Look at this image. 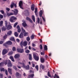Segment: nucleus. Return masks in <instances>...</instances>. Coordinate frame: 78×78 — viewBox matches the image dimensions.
Returning <instances> with one entry per match:
<instances>
[{
    "mask_svg": "<svg viewBox=\"0 0 78 78\" xmlns=\"http://www.w3.org/2000/svg\"><path fill=\"white\" fill-rule=\"evenodd\" d=\"M12 11L14 12L13 13L12 12L9 13L7 11H6L7 15L8 17L11 16H13V15L16 16L17 14H18V10L17 9H15V11L12 10Z\"/></svg>",
    "mask_w": 78,
    "mask_h": 78,
    "instance_id": "nucleus-1",
    "label": "nucleus"
},
{
    "mask_svg": "<svg viewBox=\"0 0 78 78\" xmlns=\"http://www.w3.org/2000/svg\"><path fill=\"white\" fill-rule=\"evenodd\" d=\"M17 20V18L15 16H12L9 19V21L11 23L15 22Z\"/></svg>",
    "mask_w": 78,
    "mask_h": 78,
    "instance_id": "nucleus-2",
    "label": "nucleus"
},
{
    "mask_svg": "<svg viewBox=\"0 0 78 78\" xmlns=\"http://www.w3.org/2000/svg\"><path fill=\"white\" fill-rule=\"evenodd\" d=\"M9 50V48H8L7 49H3L2 53V55H5L8 52Z\"/></svg>",
    "mask_w": 78,
    "mask_h": 78,
    "instance_id": "nucleus-3",
    "label": "nucleus"
},
{
    "mask_svg": "<svg viewBox=\"0 0 78 78\" xmlns=\"http://www.w3.org/2000/svg\"><path fill=\"white\" fill-rule=\"evenodd\" d=\"M23 68L25 69L26 70H30V65H27V66L25 65V64H23Z\"/></svg>",
    "mask_w": 78,
    "mask_h": 78,
    "instance_id": "nucleus-4",
    "label": "nucleus"
},
{
    "mask_svg": "<svg viewBox=\"0 0 78 78\" xmlns=\"http://www.w3.org/2000/svg\"><path fill=\"white\" fill-rule=\"evenodd\" d=\"M33 57L34 59L35 60V61H39V56H37V55H36V54H33Z\"/></svg>",
    "mask_w": 78,
    "mask_h": 78,
    "instance_id": "nucleus-5",
    "label": "nucleus"
},
{
    "mask_svg": "<svg viewBox=\"0 0 78 78\" xmlns=\"http://www.w3.org/2000/svg\"><path fill=\"white\" fill-rule=\"evenodd\" d=\"M7 66L8 67H9V68H11L12 66V64L11 63V62L10 60H9L8 61Z\"/></svg>",
    "mask_w": 78,
    "mask_h": 78,
    "instance_id": "nucleus-6",
    "label": "nucleus"
},
{
    "mask_svg": "<svg viewBox=\"0 0 78 78\" xmlns=\"http://www.w3.org/2000/svg\"><path fill=\"white\" fill-rule=\"evenodd\" d=\"M19 6H20L21 9H23V7L22 6V5H23V2L22 1H20L19 3Z\"/></svg>",
    "mask_w": 78,
    "mask_h": 78,
    "instance_id": "nucleus-7",
    "label": "nucleus"
},
{
    "mask_svg": "<svg viewBox=\"0 0 78 78\" xmlns=\"http://www.w3.org/2000/svg\"><path fill=\"white\" fill-rule=\"evenodd\" d=\"M17 51L18 53H22L24 52V49H23L18 48L17 49Z\"/></svg>",
    "mask_w": 78,
    "mask_h": 78,
    "instance_id": "nucleus-8",
    "label": "nucleus"
},
{
    "mask_svg": "<svg viewBox=\"0 0 78 78\" xmlns=\"http://www.w3.org/2000/svg\"><path fill=\"white\" fill-rule=\"evenodd\" d=\"M20 54H17L15 55L14 57L15 59H18L20 58Z\"/></svg>",
    "mask_w": 78,
    "mask_h": 78,
    "instance_id": "nucleus-9",
    "label": "nucleus"
},
{
    "mask_svg": "<svg viewBox=\"0 0 78 78\" xmlns=\"http://www.w3.org/2000/svg\"><path fill=\"white\" fill-rule=\"evenodd\" d=\"M25 16H28L30 15V12H29L28 10H25Z\"/></svg>",
    "mask_w": 78,
    "mask_h": 78,
    "instance_id": "nucleus-10",
    "label": "nucleus"
},
{
    "mask_svg": "<svg viewBox=\"0 0 78 78\" xmlns=\"http://www.w3.org/2000/svg\"><path fill=\"white\" fill-rule=\"evenodd\" d=\"M16 28L17 29V31L18 33H20V31H21V29L20 28V26H19L18 25L16 27Z\"/></svg>",
    "mask_w": 78,
    "mask_h": 78,
    "instance_id": "nucleus-11",
    "label": "nucleus"
},
{
    "mask_svg": "<svg viewBox=\"0 0 78 78\" xmlns=\"http://www.w3.org/2000/svg\"><path fill=\"white\" fill-rule=\"evenodd\" d=\"M12 28V26L10 25H9L7 26V30H9Z\"/></svg>",
    "mask_w": 78,
    "mask_h": 78,
    "instance_id": "nucleus-12",
    "label": "nucleus"
},
{
    "mask_svg": "<svg viewBox=\"0 0 78 78\" xmlns=\"http://www.w3.org/2000/svg\"><path fill=\"white\" fill-rule=\"evenodd\" d=\"M34 4H33L31 6V9L32 11H34Z\"/></svg>",
    "mask_w": 78,
    "mask_h": 78,
    "instance_id": "nucleus-13",
    "label": "nucleus"
},
{
    "mask_svg": "<svg viewBox=\"0 0 78 78\" xmlns=\"http://www.w3.org/2000/svg\"><path fill=\"white\" fill-rule=\"evenodd\" d=\"M26 19L27 20H29V22H30V23H33V21H32V20H31V19H30V18L28 17H27Z\"/></svg>",
    "mask_w": 78,
    "mask_h": 78,
    "instance_id": "nucleus-14",
    "label": "nucleus"
},
{
    "mask_svg": "<svg viewBox=\"0 0 78 78\" xmlns=\"http://www.w3.org/2000/svg\"><path fill=\"white\" fill-rule=\"evenodd\" d=\"M8 72L10 75H12V69L11 68H8Z\"/></svg>",
    "mask_w": 78,
    "mask_h": 78,
    "instance_id": "nucleus-15",
    "label": "nucleus"
},
{
    "mask_svg": "<svg viewBox=\"0 0 78 78\" xmlns=\"http://www.w3.org/2000/svg\"><path fill=\"white\" fill-rule=\"evenodd\" d=\"M40 61L41 63H44L45 62V59L43 57L41 58Z\"/></svg>",
    "mask_w": 78,
    "mask_h": 78,
    "instance_id": "nucleus-16",
    "label": "nucleus"
},
{
    "mask_svg": "<svg viewBox=\"0 0 78 78\" xmlns=\"http://www.w3.org/2000/svg\"><path fill=\"white\" fill-rule=\"evenodd\" d=\"M23 23H22V25L23 26V27H27V23H26V22H25V21H23Z\"/></svg>",
    "mask_w": 78,
    "mask_h": 78,
    "instance_id": "nucleus-17",
    "label": "nucleus"
},
{
    "mask_svg": "<svg viewBox=\"0 0 78 78\" xmlns=\"http://www.w3.org/2000/svg\"><path fill=\"white\" fill-rule=\"evenodd\" d=\"M27 41H24L23 43V45L24 47H26L27 45Z\"/></svg>",
    "mask_w": 78,
    "mask_h": 78,
    "instance_id": "nucleus-18",
    "label": "nucleus"
},
{
    "mask_svg": "<svg viewBox=\"0 0 78 78\" xmlns=\"http://www.w3.org/2000/svg\"><path fill=\"white\" fill-rule=\"evenodd\" d=\"M6 43L7 44V45H12V42L11 41H7L6 42Z\"/></svg>",
    "mask_w": 78,
    "mask_h": 78,
    "instance_id": "nucleus-19",
    "label": "nucleus"
},
{
    "mask_svg": "<svg viewBox=\"0 0 78 78\" xmlns=\"http://www.w3.org/2000/svg\"><path fill=\"white\" fill-rule=\"evenodd\" d=\"M19 37L22 39L23 37V34H22V33H21L19 35Z\"/></svg>",
    "mask_w": 78,
    "mask_h": 78,
    "instance_id": "nucleus-20",
    "label": "nucleus"
},
{
    "mask_svg": "<svg viewBox=\"0 0 78 78\" xmlns=\"http://www.w3.org/2000/svg\"><path fill=\"white\" fill-rule=\"evenodd\" d=\"M25 63H26V62H25V60H23L22 62V63L20 62V64H22V67H23V64H25Z\"/></svg>",
    "mask_w": 78,
    "mask_h": 78,
    "instance_id": "nucleus-21",
    "label": "nucleus"
},
{
    "mask_svg": "<svg viewBox=\"0 0 78 78\" xmlns=\"http://www.w3.org/2000/svg\"><path fill=\"white\" fill-rule=\"evenodd\" d=\"M12 54H13V52H12V51H10L8 53V56H11L12 55Z\"/></svg>",
    "mask_w": 78,
    "mask_h": 78,
    "instance_id": "nucleus-22",
    "label": "nucleus"
},
{
    "mask_svg": "<svg viewBox=\"0 0 78 78\" xmlns=\"http://www.w3.org/2000/svg\"><path fill=\"white\" fill-rule=\"evenodd\" d=\"M12 34V31H11V30L9 31L7 33V35H9V36H11V35Z\"/></svg>",
    "mask_w": 78,
    "mask_h": 78,
    "instance_id": "nucleus-23",
    "label": "nucleus"
},
{
    "mask_svg": "<svg viewBox=\"0 0 78 78\" xmlns=\"http://www.w3.org/2000/svg\"><path fill=\"white\" fill-rule=\"evenodd\" d=\"M6 30V28L4 26H3L1 29V30L2 31H5Z\"/></svg>",
    "mask_w": 78,
    "mask_h": 78,
    "instance_id": "nucleus-24",
    "label": "nucleus"
},
{
    "mask_svg": "<svg viewBox=\"0 0 78 78\" xmlns=\"http://www.w3.org/2000/svg\"><path fill=\"white\" fill-rule=\"evenodd\" d=\"M34 74H33L29 75L28 77H29V78H33V77H34Z\"/></svg>",
    "mask_w": 78,
    "mask_h": 78,
    "instance_id": "nucleus-25",
    "label": "nucleus"
},
{
    "mask_svg": "<svg viewBox=\"0 0 78 78\" xmlns=\"http://www.w3.org/2000/svg\"><path fill=\"white\" fill-rule=\"evenodd\" d=\"M0 70L1 72H5V68L3 67L0 68Z\"/></svg>",
    "mask_w": 78,
    "mask_h": 78,
    "instance_id": "nucleus-26",
    "label": "nucleus"
},
{
    "mask_svg": "<svg viewBox=\"0 0 78 78\" xmlns=\"http://www.w3.org/2000/svg\"><path fill=\"white\" fill-rule=\"evenodd\" d=\"M42 14H43L42 11L41 10L40 12H39V15L40 17H42Z\"/></svg>",
    "mask_w": 78,
    "mask_h": 78,
    "instance_id": "nucleus-27",
    "label": "nucleus"
},
{
    "mask_svg": "<svg viewBox=\"0 0 78 78\" xmlns=\"http://www.w3.org/2000/svg\"><path fill=\"white\" fill-rule=\"evenodd\" d=\"M21 30L22 32L21 33H22V34H23V33H25V30L23 29V27L21 28Z\"/></svg>",
    "mask_w": 78,
    "mask_h": 78,
    "instance_id": "nucleus-28",
    "label": "nucleus"
},
{
    "mask_svg": "<svg viewBox=\"0 0 78 78\" xmlns=\"http://www.w3.org/2000/svg\"><path fill=\"white\" fill-rule=\"evenodd\" d=\"M8 44H7V43H6V42L5 43H4L3 44V46H5L6 48H8V45H7Z\"/></svg>",
    "mask_w": 78,
    "mask_h": 78,
    "instance_id": "nucleus-29",
    "label": "nucleus"
},
{
    "mask_svg": "<svg viewBox=\"0 0 78 78\" xmlns=\"http://www.w3.org/2000/svg\"><path fill=\"white\" fill-rule=\"evenodd\" d=\"M14 5L15 3L14 2L12 3L10 5L11 8H13V7H14Z\"/></svg>",
    "mask_w": 78,
    "mask_h": 78,
    "instance_id": "nucleus-30",
    "label": "nucleus"
},
{
    "mask_svg": "<svg viewBox=\"0 0 78 78\" xmlns=\"http://www.w3.org/2000/svg\"><path fill=\"white\" fill-rule=\"evenodd\" d=\"M34 36H35L34 35V34H32L30 37L31 39L32 40H33V39H34Z\"/></svg>",
    "mask_w": 78,
    "mask_h": 78,
    "instance_id": "nucleus-31",
    "label": "nucleus"
},
{
    "mask_svg": "<svg viewBox=\"0 0 78 78\" xmlns=\"http://www.w3.org/2000/svg\"><path fill=\"white\" fill-rule=\"evenodd\" d=\"M29 60H30V61L32 60V57L31 56V55L30 54L29 55Z\"/></svg>",
    "mask_w": 78,
    "mask_h": 78,
    "instance_id": "nucleus-32",
    "label": "nucleus"
},
{
    "mask_svg": "<svg viewBox=\"0 0 78 78\" xmlns=\"http://www.w3.org/2000/svg\"><path fill=\"white\" fill-rule=\"evenodd\" d=\"M32 18L34 22H35V17L34 15H32Z\"/></svg>",
    "mask_w": 78,
    "mask_h": 78,
    "instance_id": "nucleus-33",
    "label": "nucleus"
},
{
    "mask_svg": "<svg viewBox=\"0 0 78 78\" xmlns=\"http://www.w3.org/2000/svg\"><path fill=\"white\" fill-rule=\"evenodd\" d=\"M44 50H47L48 48H47V45H44Z\"/></svg>",
    "mask_w": 78,
    "mask_h": 78,
    "instance_id": "nucleus-34",
    "label": "nucleus"
},
{
    "mask_svg": "<svg viewBox=\"0 0 78 78\" xmlns=\"http://www.w3.org/2000/svg\"><path fill=\"white\" fill-rule=\"evenodd\" d=\"M4 64H5V65H7L8 64V60H5L4 62Z\"/></svg>",
    "mask_w": 78,
    "mask_h": 78,
    "instance_id": "nucleus-35",
    "label": "nucleus"
},
{
    "mask_svg": "<svg viewBox=\"0 0 78 78\" xmlns=\"http://www.w3.org/2000/svg\"><path fill=\"white\" fill-rule=\"evenodd\" d=\"M14 35L16 37H18V36H19V34L17 32H16L14 33Z\"/></svg>",
    "mask_w": 78,
    "mask_h": 78,
    "instance_id": "nucleus-36",
    "label": "nucleus"
},
{
    "mask_svg": "<svg viewBox=\"0 0 78 78\" xmlns=\"http://www.w3.org/2000/svg\"><path fill=\"white\" fill-rule=\"evenodd\" d=\"M19 75H20V73L18 72L16 73V77H18V76H19Z\"/></svg>",
    "mask_w": 78,
    "mask_h": 78,
    "instance_id": "nucleus-37",
    "label": "nucleus"
},
{
    "mask_svg": "<svg viewBox=\"0 0 78 78\" xmlns=\"http://www.w3.org/2000/svg\"><path fill=\"white\" fill-rule=\"evenodd\" d=\"M4 65V63L3 62H2L0 63V66L1 67H3Z\"/></svg>",
    "mask_w": 78,
    "mask_h": 78,
    "instance_id": "nucleus-38",
    "label": "nucleus"
},
{
    "mask_svg": "<svg viewBox=\"0 0 78 78\" xmlns=\"http://www.w3.org/2000/svg\"><path fill=\"white\" fill-rule=\"evenodd\" d=\"M17 24H18V22H16L15 23L14 25H13V27H14V28H16V26L17 25Z\"/></svg>",
    "mask_w": 78,
    "mask_h": 78,
    "instance_id": "nucleus-39",
    "label": "nucleus"
},
{
    "mask_svg": "<svg viewBox=\"0 0 78 78\" xmlns=\"http://www.w3.org/2000/svg\"><path fill=\"white\" fill-rule=\"evenodd\" d=\"M10 41H15L14 38L13 37H11L10 38Z\"/></svg>",
    "mask_w": 78,
    "mask_h": 78,
    "instance_id": "nucleus-40",
    "label": "nucleus"
},
{
    "mask_svg": "<svg viewBox=\"0 0 78 78\" xmlns=\"http://www.w3.org/2000/svg\"><path fill=\"white\" fill-rule=\"evenodd\" d=\"M12 50L13 51H16V47H12Z\"/></svg>",
    "mask_w": 78,
    "mask_h": 78,
    "instance_id": "nucleus-41",
    "label": "nucleus"
},
{
    "mask_svg": "<svg viewBox=\"0 0 78 78\" xmlns=\"http://www.w3.org/2000/svg\"><path fill=\"white\" fill-rule=\"evenodd\" d=\"M3 22V21H1L0 22V27H2V26Z\"/></svg>",
    "mask_w": 78,
    "mask_h": 78,
    "instance_id": "nucleus-42",
    "label": "nucleus"
},
{
    "mask_svg": "<svg viewBox=\"0 0 78 78\" xmlns=\"http://www.w3.org/2000/svg\"><path fill=\"white\" fill-rule=\"evenodd\" d=\"M48 75L49 77H51V75H50V72L48 71Z\"/></svg>",
    "mask_w": 78,
    "mask_h": 78,
    "instance_id": "nucleus-43",
    "label": "nucleus"
},
{
    "mask_svg": "<svg viewBox=\"0 0 78 78\" xmlns=\"http://www.w3.org/2000/svg\"><path fill=\"white\" fill-rule=\"evenodd\" d=\"M4 39H3L2 41H0V44H3L4 42Z\"/></svg>",
    "mask_w": 78,
    "mask_h": 78,
    "instance_id": "nucleus-44",
    "label": "nucleus"
},
{
    "mask_svg": "<svg viewBox=\"0 0 78 78\" xmlns=\"http://www.w3.org/2000/svg\"><path fill=\"white\" fill-rule=\"evenodd\" d=\"M24 36H27L28 35V33H27V32H24Z\"/></svg>",
    "mask_w": 78,
    "mask_h": 78,
    "instance_id": "nucleus-45",
    "label": "nucleus"
},
{
    "mask_svg": "<svg viewBox=\"0 0 78 78\" xmlns=\"http://www.w3.org/2000/svg\"><path fill=\"white\" fill-rule=\"evenodd\" d=\"M25 53H29L30 52V50H26L25 51Z\"/></svg>",
    "mask_w": 78,
    "mask_h": 78,
    "instance_id": "nucleus-46",
    "label": "nucleus"
},
{
    "mask_svg": "<svg viewBox=\"0 0 78 78\" xmlns=\"http://www.w3.org/2000/svg\"><path fill=\"white\" fill-rule=\"evenodd\" d=\"M40 67H41V69H44V66L42 65H40Z\"/></svg>",
    "mask_w": 78,
    "mask_h": 78,
    "instance_id": "nucleus-47",
    "label": "nucleus"
},
{
    "mask_svg": "<svg viewBox=\"0 0 78 78\" xmlns=\"http://www.w3.org/2000/svg\"><path fill=\"white\" fill-rule=\"evenodd\" d=\"M27 41H28V42H29L30 41V38L29 37H27Z\"/></svg>",
    "mask_w": 78,
    "mask_h": 78,
    "instance_id": "nucleus-48",
    "label": "nucleus"
},
{
    "mask_svg": "<svg viewBox=\"0 0 78 78\" xmlns=\"http://www.w3.org/2000/svg\"><path fill=\"white\" fill-rule=\"evenodd\" d=\"M3 39H6V38H7V35H4L3 37Z\"/></svg>",
    "mask_w": 78,
    "mask_h": 78,
    "instance_id": "nucleus-49",
    "label": "nucleus"
},
{
    "mask_svg": "<svg viewBox=\"0 0 78 78\" xmlns=\"http://www.w3.org/2000/svg\"><path fill=\"white\" fill-rule=\"evenodd\" d=\"M35 68L36 69L37 71H38V70L39 69V67H38V66L36 65L35 66Z\"/></svg>",
    "mask_w": 78,
    "mask_h": 78,
    "instance_id": "nucleus-50",
    "label": "nucleus"
},
{
    "mask_svg": "<svg viewBox=\"0 0 78 78\" xmlns=\"http://www.w3.org/2000/svg\"><path fill=\"white\" fill-rule=\"evenodd\" d=\"M37 22L38 23H39V22H40V19L39 18L37 19Z\"/></svg>",
    "mask_w": 78,
    "mask_h": 78,
    "instance_id": "nucleus-51",
    "label": "nucleus"
},
{
    "mask_svg": "<svg viewBox=\"0 0 78 78\" xmlns=\"http://www.w3.org/2000/svg\"><path fill=\"white\" fill-rule=\"evenodd\" d=\"M13 68L14 69H15L16 70H17V68H16V67L15 66H13Z\"/></svg>",
    "mask_w": 78,
    "mask_h": 78,
    "instance_id": "nucleus-52",
    "label": "nucleus"
},
{
    "mask_svg": "<svg viewBox=\"0 0 78 78\" xmlns=\"http://www.w3.org/2000/svg\"><path fill=\"white\" fill-rule=\"evenodd\" d=\"M55 77H56V78H59V77L57 75V74H55Z\"/></svg>",
    "mask_w": 78,
    "mask_h": 78,
    "instance_id": "nucleus-53",
    "label": "nucleus"
},
{
    "mask_svg": "<svg viewBox=\"0 0 78 78\" xmlns=\"http://www.w3.org/2000/svg\"><path fill=\"white\" fill-rule=\"evenodd\" d=\"M6 9L7 10V11H8V12H9V11H10V9L8 8H6Z\"/></svg>",
    "mask_w": 78,
    "mask_h": 78,
    "instance_id": "nucleus-54",
    "label": "nucleus"
},
{
    "mask_svg": "<svg viewBox=\"0 0 78 78\" xmlns=\"http://www.w3.org/2000/svg\"><path fill=\"white\" fill-rule=\"evenodd\" d=\"M40 48L41 50H42V49L43 47H42V44H41L40 45Z\"/></svg>",
    "mask_w": 78,
    "mask_h": 78,
    "instance_id": "nucleus-55",
    "label": "nucleus"
},
{
    "mask_svg": "<svg viewBox=\"0 0 78 78\" xmlns=\"http://www.w3.org/2000/svg\"><path fill=\"white\" fill-rule=\"evenodd\" d=\"M0 12H1L2 14H4V11L3 10H0Z\"/></svg>",
    "mask_w": 78,
    "mask_h": 78,
    "instance_id": "nucleus-56",
    "label": "nucleus"
},
{
    "mask_svg": "<svg viewBox=\"0 0 78 78\" xmlns=\"http://www.w3.org/2000/svg\"><path fill=\"white\" fill-rule=\"evenodd\" d=\"M5 73L6 74V75H8V71H7V70L5 69Z\"/></svg>",
    "mask_w": 78,
    "mask_h": 78,
    "instance_id": "nucleus-57",
    "label": "nucleus"
},
{
    "mask_svg": "<svg viewBox=\"0 0 78 78\" xmlns=\"http://www.w3.org/2000/svg\"><path fill=\"white\" fill-rule=\"evenodd\" d=\"M41 55H45V52H41Z\"/></svg>",
    "mask_w": 78,
    "mask_h": 78,
    "instance_id": "nucleus-58",
    "label": "nucleus"
},
{
    "mask_svg": "<svg viewBox=\"0 0 78 78\" xmlns=\"http://www.w3.org/2000/svg\"><path fill=\"white\" fill-rule=\"evenodd\" d=\"M9 58L10 59H11V60L12 59H13L14 58V57H13V56H10V57H9Z\"/></svg>",
    "mask_w": 78,
    "mask_h": 78,
    "instance_id": "nucleus-59",
    "label": "nucleus"
},
{
    "mask_svg": "<svg viewBox=\"0 0 78 78\" xmlns=\"http://www.w3.org/2000/svg\"><path fill=\"white\" fill-rule=\"evenodd\" d=\"M0 76H1V78H3V75L2 74H0Z\"/></svg>",
    "mask_w": 78,
    "mask_h": 78,
    "instance_id": "nucleus-60",
    "label": "nucleus"
},
{
    "mask_svg": "<svg viewBox=\"0 0 78 78\" xmlns=\"http://www.w3.org/2000/svg\"><path fill=\"white\" fill-rule=\"evenodd\" d=\"M30 73H34V71H33L31 70H30Z\"/></svg>",
    "mask_w": 78,
    "mask_h": 78,
    "instance_id": "nucleus-61",
    "label": "nucleus"
},
{
    "mask_svg": "<svg viewBox=\"0 0 78 78\" xmlns=\"http://www.w3.org/2000/svg\"><path fill=\"white\" fill-rule=\"evenodd\" d=\"M35 12H37V7L35 9Z\"/></svg>",
    "mask_w": 78,
    "mask_h": 78,
    "instance_id": "nucleus-62",
    "label": "nucleus"
},
{
    "mask_svg": "<svg viewBox=\"0 0 78 78\" xmlns=\"http://www.w3.org/2000/svg\"><path fill=\"white\" fill-rule=\"evenodd\" d=\"M42 18L44 22H45V19L44 18L43 16H42Z\"/></svg>",
    "mask_w": 78,
    "mask_h": 78,
    "instance_id": "nucleus-63",
    "label": "nucleus"
},
{
    "mask_svg": "<svg viewBox=\"0 0 78 78\" xmlns=\"http://www.w3.org/2000/svg\"><path fill=\"white\" fill-rule=\"evenodd\" d=\"M0 18L1 19H3V15L0 14Z\"/></svg>",
    "mask_w": 78,
    "mask_h": 78,
    "instance_id": "nucleus-64",
    "label": "nucleus"
}]
</instances>
